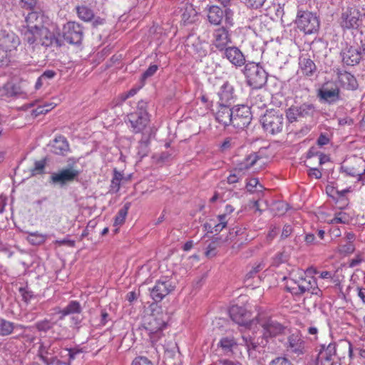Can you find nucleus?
<instances>
[{
    "mask_svg": "<svg viewBox=\"0 0 365 365\" xmlns=\"http://www.w3.org/2000/svg\"><path fill=\"white\" fill-rule=\"evenodd\" d=\"M287 327L270 316L266 312H259L255 317V324L252 335L244 334L242 336L247 351L255 350L259 346H264L268 338L285 334Z\"/></svg>",
    "mask_w": 365,
    "mask_h": 365,
    "instance_id": "f257e3e1",
    "label": "nucleus"
},
{
    "mask_svg": "<svg viewBox=\"0 0 365 365\" xmlns=\"http://www.w3.org/2000/svg\"><path fill=\"white\" fill-rule=\"evenodd\" d=\"M314 274H317V270L312 267L305 271L299 268L293 269L289 277H284V280H286L287 290L296 296L307 292L322 297V292L318 286L317 279L312 276Z\"/></svg>",
    "mask_w": 365,
    "mask_h": 365,
    "instance_id": "f03ea898",
    "label": "nucleus"
},
{
    "mask_svg": "<svg viewBox=\"0 0 365 365\" xmlns=\"http://www.w3.org/2000/svg\"><path fill=\"white\" fill-rule=\"evenodd\" d=\"M168 319V314L161 309L153 310L150 314L145 317L143 327L149 336L153 346H164L162 343L164 338L162 331L166 327Z\"/></svg>",
    "mask_w": 365,
    "mask_h": 365,
    "instance_id": "7ed1b4c3",
    "label": "nucleus"
},
{
    "mask_svg": "<svg viewBox=\"0 0 365 365\" xmlns=\"http://www.w3.org/2000/svg\"><path fill=\"white\" fill-rule=\"evenodd\" d=\"M20 45V39L13 32L3 31L0 34V66L7 65L9 58Z\"/></svg>",
    "mask_w": 365,
    "mask_h": 365,
    "instance_id": "20e7f679",
    "label": "nucleus"
},
{
    "mask_svg": "<svg viewBox=\"0 0 365 365\" xmlns=\"http://www.w3.org/2000/svg\"><path fill=\"white\" fill-rule=\"evenodd\" d=\"M243 73L247 84L255 89L261 88L267 80V73L259 64L250 62L245 64Z\"/></svg>",
    "mask_w": 365,
    "mask_h": 365,
    "instance_id": "39448f33",
    "label": "nucleus"
},
{
    "mask_svg": "<svg viewBox=\"0 0 365 365\" xmlns=\"http://www.w3.org/2000/svg\"><path fill=\"white\" fill-rule=\"evenodd\" d=\"M365 14L356 7L342 10L339 23L343 31L358 29L363 24Z\"/></svg>",
    "mask_w": 365,
    "mask_h": 365,
    "instance_id": "423d86ee",
    "label": "nucleus"
},
{
    "mask_svg": "<svg viewBox=\"0 0 365 365\" xmlns=\"http://www.w3.org/2000/svg\"><path fill=\"white\" fill-rule=\"evenodd\" d=\"M295 24L304 34H315L320 26V21L316 14L303 10H298Z\"/></svg>",
    "mask_w": 365,
    "mask_h": 365,
    "instance_id": "0eeeda50",
    "label": "nucleus"
},
{
    "mask_svg": "<svg viewBox=\"0 0 365 365\" xmlns=\"http://www.w3.org/2000/svg\"><path fill=\"white\" fill-rule=\"evenodd\" d=\"M341 170L345 175L356 178L358 181L365 185V160L362 158H349L343 163Z\"/></svg>",
    "mask_w": 365,
    "mask_h": 365,
    "instance_id": "6e6552de",
    "label": "nucleus"
},
{
    "mask_svg": "<svg viewBox=\"0 0 365 365\" xmlns=\"http://www.w3.org/2000/svg\"><path fill=\"white\" fill-rule=\"evenodd\" d=\"M207 17L209 23L213 26H220L223 19L227 26H232L234 25L233 15L234 12L231 9H222L216 5L207 6Z\"/></svg>",
    "mask_w": 365,
    "mask_h": 365,
    "instance_id": "1a4fd4ad",
    "label": "nucleus"
},
{
    "mask_svg": "<svg viewBox=\"0 0 365 365\" xmlns=\"http://www.w3.org/2000/svg\"><path fill=\"white\" fill-rule=\"evenodd\" d=\"M260 121L263 128L272 135L281 133L284 125L283 115L274 110H267L262 116Z\"/></svg>",
    "mask_w": 365,
    "mask_h": 365,
    "instance_id": "9d476101",
    "label": "nucleus"
},
{
    "mask_svg": "<svg viewBox=\"0 0 365 365\" xmlns=\"http://www.w3.org/2000/svg\"><path fill=\"white\" fill-rule=\"evenodd\" d=\"M175 288V284L171 279L162 277L150 289V297L155 302H160Z\"/></svg>",
    "mask_w": 365,
    "mask_h": 365,
    "instance_id": "9b49d317",
    "label": "nucleus"
},
{
    "mask_svg": "<svg viewBox=\"0 0 365 365\" xmlns=\"http://www.w3.org/2000/svg\"><path fill=\"white\" fill-rule=\"evenodd\" d=\"M61 36L66 43L71 45H79L83 38V30L79 24L68 21L63 25Z\"/></svg>",
    "mask_w": 365,
    "mask_h": 365,
    "instance_id": "f8f14e48",
    "label": "nucleus"
},
{
    "mask_svg": "<svg viewBox=\"0 0 365 365\" xmlns=\"http://www.w3.org/2000/svg\"><path fill=\"white\" fill-rule=\"evenodd\" d=\"M80 175V171L73 167L60 170L53 173L49 179V182L54 185L64 186L67 183L76 180Z\"/></svg>",
    "mask_w": 365,
    "mask_h": 365,
    "instance_id": "ddd939ff",
    "label": "nucleus"
},
{
    "mask_svg": "<svg viewBox=\"0 0 365 365\" xmlns=\"http://www.w3.org/2000/svg\"><path fill=\"white\" fill-rule=\"evenodd\" d=\"M230 316L236 324L245 327L249 331L254 329L255 318L250 319V313L244 307L234 305L229 310Z\"/></svg>",
    "mask_w": 365,
    "mask_h": 365,
    "instance_id": "4468645a",
    "label": "nucleus"
},
{
    "mask_svg": "<svg viewBox=\"0 0 365 365\" xmlns=\"http://www.w3.org/2000/svg\"><path fill=\"white\" fill-rule=\"evenodd\" d=\"M251 120L252 113L249 106L242 105L233 108L232 125L235 128L243 130L250 123Z\"/></svg>",
    "mask_w": 365,
    "mask_h": 365,
    "instance_id": "2eb2a0df",
    "label": "nucleus"
},
{
    "mask_svg": "<svg viewBox=\"0 0 365 365\" xmlns=\"http://www.w3.org/2000/svg\"><path fill=\"white\" fill-rule=\"evenodd\" d=\"M128 120L130 124L132 131L135 133H141L149 122L148 113L143 106L135 112L128 115Z\"/></svg>",
    "mask_w": 365,
    "mask_h": 365,
    "instance_id": "dca6fc26",
    "label": "nucleus"
},
{
    "mask_svg": "<svg viewBox=\"0 0 365 365\" xmlns=\"http://www.w3.org/2000/svg\"><path fill=\"white\" fill-rule=\"evenodd\" d=\"M58 348L54 346L52 343H45L41 341L37 351V356L45 365H53L59 363V360L56 355Z\"/></svg>",
    "mask_w": 365,
    "mask_h": 365,
    "instance_id": "f3484780",
    "label": "nucleus"
},
{
    "mask_svg": "<svg viewBox=\"0 0 365 365\" xmlns=\"http://www.w3.org/2000/svg\"><path fill=\"white\" fill-rule=\"evenodd\" d=\"M336 356V344L322 345L316 359V365H333Z\"/></svg>",
    "mask_w": 365,
    "mask_h": 365,
    "instance_id": "a211bd4d",
    "label": "nucleus"
},
{
    "mask_svg": "<svg viewBox=\"0 0 365 365\" xmlns=\"http://www.w3.org/2000/svg\"><path fill=\"white\" fill-rule=\"evenodd\" d=\"M229 26H221L216 29L212 34V43L219 51H222L231 43V36L227 29Z\"/></svg>",
    "mask_w": 365,
    "mask_h": 365,
    "instance_id": "6ab92c4d",
    "label": "nucleus"
},
{
    "mask_svg": "<svg viewBox=\"0 0 365 365\" xmlns=\"http://www.w3.org/2000/svg\"><path fill=\"white\" fill-rule=\"evenodd\" d=\"M340 91L337 86L326 83L319 90V97L324 101L331 104L340 99Z\"/></svg>",
    "mask_w": 365,
    "mask_h": 365,
    "instance_id": "aec40b11",
    "label": "nucleus"
},
{
    "mask_svg": "<svg viewBox=\"0 0 365 365\" xmlns=\"http://www.w3.org/2000/svg\"><path fill=\"white\" fill-rule=\"evenodd\" d=\"M223 58H227L236 67H241L245 63V57L243 53L236 46H227L223 49Z\"/></svg>",
    "mask_w": 365,
    "mask_h": 365,
    "instance_id": "412c9836",
    "label": "nucleus"
},
{
    "mask_svg": "<svg viewBox=\"0 0 365 365\" xmlns=\"http://www.w3.org/2000/svg\"><path fill=\"white\" fill-rule=\"evenodd\" d=\"M230 106L231 105L217 104L215 118L225 126L232 124L233 109Z\"/></svg>",
    "mask_w": 365,
    "mask_h": 365,
    "instance_id": "4be33fe9",
    "label": "nucleus"
},
{
    "mask_svg": "<svg viewBox=\"0 0 365 365\" xmlns=\"http://www.w3.org/2000/svg\"><path fill=\"white\" fill-rule=\"evenodd\" d=\"M39 27L37 24H34V26L28 27L24 33V40L28 44V49L32 51L41 49V47L38 46Z\"/></svg>",
    "mask_w": 365,
    "mask_h": 365,
    "instance_id": "5701e85b",
    "label": "nucleus"
},
{
    "mask_svg": "<svg viewBox=\"0 0 365 365\" xmlns=\"http://www.w3.org/2000/svg\"><path fill=\"white\" fill-rule=\"evenodd\" d=\"M337 83L341 88L346 90L353 91L358 88V83L354 76L346 71L337 73Z\"/></svg>",
    "mask_w": 365,
    "mask_h": 365,
    "instance_id": "b1692460",
    "label": "nucleus"
},
{
    "mask_svg": "<svg viewBox=\"0 0 365 365\" xmlns=\"http://www.w3.org/2000/svg\"><path fill=\"white\" fill-rule=\"evenodd\" d=\"M217 95L219 101L217 104L232 105V101L234 98V88L228 81H226L220 87Z\"/></svg>",
    "mask_w": 365,
    "mask_h": 365,
    "instance_id": "393cba45",
    "label": "nucleus"
},
{
    "mask_svg": "<svg viewBox=\"0 0 365 365\" xmlns=\"http://www.w3.org/2000/svg\"><path fill=\"white\" fill-rule=\"evenodd\" d=\"M341 56L343 62L348 66H354L361 60L359 48L352 46L343 51Z\"/></svg>",
    "mask_w": 365,
    "mask_h": 365,
    "instance_id": "a878e982",
    "label": "nucleus"
},
{
    "mask_svg": "<svg viewBox=\"0 0 365 365\" xmlns=\"http://www.w3.org/2000/svg\"><path fill=\"white\" fill-rule=\"evenodd\" d=\"M51 151L60 155H65L69 150V145L64 136L59 135L55 138V139L50 144Z\"/></svg>",
    "mask_w": 365,
    "mask_h": 365,
    "instance_id": "bb28decb",
    "label": "nucleus"
},
{
    "mask_svg": "<svg viewBox=\"0 0 365 365\" xmlns=\"http://www.w3.org/2000/svg\"><path fill=\"white\" fill-rule=\"evenodd\" d=\"M54 41L58 43L54 34L47 28L41 26L38 31V46L48 47L51 46Z\"/></svg>",
    "mask_w": 365,
    "mask_h": 365,
    "instance_id": "cd10ccee",
    "label": "nucleus"
},
{
    "mask_svg": "<svg viewBox=\"0 0 365 365\" xmlns=\"http://www.w3.org/2000/svg\"><path fill=\"white\" fill-rule=\"evenodd\" d=\"M299 65L300 71L306 76H312L317 70V66L314 61L307 56L299 57Z\"/></svg>",
    "mask_w": 365,
    "mask_h": 365,
    "instance_id": "c85d7f7f",
    "label": "nucleus"
},
{
    "mask_svg": "<svg viewBox=\"0 0 365 365\" xmlns=\"http://www.w3.org/2000/svg\"><path fill=\"white\" fill-rule=\"evenodd\" d=\"M82 312L81 304L77 301H71L63 309H59L57 313L60 314V319H63L67 315L80 314Z\"/></svg>",
    "mask_w": 365,
    "mask_h": 365,
    "instance_id": "c756f323",
    "label": "nucleus"
},
{
    "mask_svg": "<svg viewBox=\"0 0 365 365\" xmlns=\"http://www.w3.org/2000/svg\"><path fill=\"white\" fill-rule=\"evenodd\" d=\"M287 347L290 351L299 355L303 353L304 343L298 335L292 334L288 337Z\"/></svg>",
    "mask_w": 365,
    "mask_h": 365,
    "instance_id": "7c9ffc66",
    "label": "nucleus"
},
{
    "mask_svg": "<svg viewBox=\"0 0 365 365\" xmlns=\"http://www.w3.org/2000/svg\"><path fill=\"white\" fill-rule=\"evenodd\" d=\"M351 219V217L348 213L339 210L336 211L334 217H332L330 220H328L327 222L329 224H348L350 222Z\"/></svg>",
    "mask_w": 365,
    "mask_h": 365,
    "instance_id": "2f4dec72",
    "label": "nucleus"
},
{
    "mask_svg": "<svg viewBox=\"0 0 365 365\" xmlns=\"http://www.w3.org/2000/svg\"><path fill=\"white\" fill-rule=\"evenodd\" d=\"M237 345V343L232 336L222 337L218 343V346L227 353L232 352L233 348L236 347Z\"/></svg>",
    "mask_w": 365,
    "mask_h": 365,
    "instance_id": "473e14b6",
    "label": "nucleus"
},
{
    "mask_svg": "<svg viewBox=\"0 0 365 365\" xmlns=\"http://www.w3.org/2000/svg\"><path fill=\"white\" fill-rule=\"evenodd\" d=\"M47 237V235H44L38 232H34L29 233L27 240L31 245H40L46 241Z\"/></svg>",
    "mask_w": 365,
    "mask_h": 365,
    "instance_id": "72a5a7b5",
    "label": "nucleus"
},
{
    "mask_svg": "<svg viewBox=\"0 0 365 365\" xmlns=\"http://www.w3.org/2000/svg\"><path fill=\"white\" fill-rule=\"evenodd\" d=\"M76 10L78 16L84 21H90L94 16L93 10L86 6H78Z\"/></svg>",
    "mask_w": 365,
    "mask_h": 365,
    "instance_id": "f704fd0d",
    "label": "nucleus"
},
{
    "mask_svg": "<svg viewBox=\"0 0 365 365\" xmlns=\"http://www.w3.org/2000/svg\"><path fill=\"white\" fill-rule=\"evenodd\" d=\"M258 159L259 157L256 153H251L237 167L244 172L252 167Z\"/></svg>",
    "mask_w": 365,
    "mask_h": 365,
    "instance_id": "c9c22d12",
    "label": "nucleus"
},
{
    "mask_svg": "<svg viewBox=\"0 0 365 365\" xmlns=\"http://www.w3.org/2000/svg\"><path fill=\"white\" fill-rule=\"evenodd\" d=\"M14 329V323L3 318L0 319V336H8L11 334Z\"/></svg>",
    "mask_w": 365,
    "mask_h": 365,
    "instance_id": "e433bc0d",
    "label": "nucleus"
},
{
    "mask_svg": "<svg viewBox=\"0 0 365 365\" xmlns=\"http://www.w3.org/2000/svg\"><path fill=\"white\" fill-rule=\"evenodd\" d=\"M299 117H307L312 115L315 111L314 106L308 103H304L299 106H297Z\"/></svg>",
    "mask_w": 365,
    "mask_h": 365,
    "instance_id": "4c0bfd02",
    "label": "nucleus"
},
{
    "mask_svg": "<svg viewBox=\"0 0 365 365\" xmlns=\"http://www.w3.org/2000/svg\"><path fill=\"white\" fill-rule=\"evenodd\" d=\"M130 207V204H125L123 207L119 210L114 220V225L118 226L123 224L125 222V217L128 214V209Z\"/></svg>",
    "mask_w": 365,
    "mask_h": 365,
    "instance_id": "58836bf2",
    "label": "nucleus"
},
{
    "mask_svg": "<svg viewBox=\"0 0 365 365\" xmlns=\"http://www.w3.org/2000/svg\"><path fill=\"white\" fill-rule=\"evenodd\" d=\"M54 322L51 320L44 319L43 320L37 322L34 327L38 331L47 332L48 330L53 328Z\"/></svg>",
    "mask_w": 365,
    "mask_h": 365,
    "instance_id": "ea45409f",
    "label": "nucleus"
},
{
    "mask_svg": "<svg viewBox=\"0 0 365 365\" xmlns=\"http://www.w3.org/2000/svg\"><path fill=\"white\" fill-rule=\"evenodd\" d=\"M246 188L250 192H262L264 190L263 186L259 183V181L257 178L250 179V180L247 182Z\"/></svg>",
    "mask_w": 365,
    "mask_h": 365,
    "instance_id": "a19ab883",
    "label": "nucleus"
},
{
    "mask_svg": "<svg viewBox=\"0 0 365 365\" xmlns=\"http://www.w3.org/2000/svg\"><path fill=\"white\" fill-rule=\"evenodd\" d=\"M46 167V160H37L34 163V167L31 170L32 175L42 174Z\"/></svg>",
    "mask_w": 365,
    "mask_h": 365,
    "instance_id": "79ce46f5",
    "label": "nucleus"
},
{
    "mask_svg": "<svg viewBox=\"0 0 365 365\" xmlns=\"http://www.w3.org/2000/svg\"><path fill=\"white\" fill-rule=\"evenodd\" d=\"M243 173H244V172L242 170H240V168L238 167H237L233 170V173H231L227 177V182L229 184H233V183L238 182L239 180L242 178Z\"/></svg>",
    "mask_w": 365,
    "mask_h": 365,
    "instance_id": "37998d69",
    "label": "nucleus"
},
{
    "mask_svg": "<svg viewBox=\"0 0 365 365\" xmlns=\"http://www.w3.org/2000/svg\"><path fill=\"white\" fill-rule=\"evenodd\" d=\"M196 16V11L190 8H186L185 12L182 14L183 20L188 24L192 23L195 21Z\"/></svg>",
    "mask_w": 365,
    "mask_h": 365,
    "instance_id": "c03bdc74",
    "label": "nucleus"
},
{
    "mask_svg": "<svg viewBox=\"0 0 365 365\" xmlns=\"http://www.w3.org/2000/svg\"><path fill=\"white\" fill-rule=\"evenodd\" d=\"M354 249V245L351 242H348L344 245H340L337 248L339 253L344 255L352 253Z\"/></svg>",
    "mask_w": 365,
    "mask_h": 365,
    "instance_id": "a18cd8bd",
    "label": "nucleus"
},
{
    "mask_svg": "<svg viewBox=\"0 0 365 365\" xmlns=\"http://www.w3.org/2000/svg\"><path fill=\"white\" fill-rule=\"evenodd\" d=\"M218 247L217 240L212 241L207 247L205 251V255L207 257H212L216 255V250Z\"/></svg>",
    "mask_w": 365,
    "mask_h": 365,
    "instance_id": "49530a36",
    "label": "nucleus"
},
{
    "mask_svg": "<svg viewBox=\"0 0 365 365\" xmlns=\"http://www.w3.org/2000/svg\"><path fill=\"white\" fill-rule=\"evenodd\" d=\"M266 0H244V3L247 7L252 9H258L261 8Z\"/></svg>",
    "mask_w": 365,
    "mask_h": 365,
    "instance_id": "de8ad7c7",
    "label": "nucleus"
},
{
    "mask_svg": "<svg viewBox=\"0 0 365 365\" xmlns=\"http://www.w3.org/2000/svg\"><path fill=\"white\" fill-rule=\"evenodd\" d=\"M298 110L297 106H292L287 111V117L290 122L295 121L298 117H299V114L297 113Z\"/></svg>",
    "mask_w": 365,
    "mask_h": 365,
    "instance_id": "09e8293b",
    "label": "nucleus"
},
{
    "mask_svg": "<svg viewBox=\"0 0 365 365\" xmlns=\"http://www.w3.org/2000/svg\"><path fill=\"white\" fill-rule=\"evenodd\" d=\"M19 292L21 294L22 299L26 303H28L34 297L33 292L24 287H20Z\"/></svg>",
    "mask_w": 365,
    "mask_h": 365,
    "instance_id": "8fccbe9b",
    "label": "nucleus"
},
{
    "mask_svg": "<svg viewBox=\"0 0 365 365\" xmlns=\"http://www.w3.org/2000/svg\"><path fill=\"white\" fill-rule=\"evenodd\" d=\"M269 365H293V364L285 357H277L270 361Z\"/></svg>",
    "mask_w": 365,
    "mask_h": 365,
    "instance_id": "3c124183",
    "label": "nucleus"
},
{
    "mask_svg": "<svg viewBox=\"0 0 365 365\" xmlns=\"http://www.w3.org/2000/svg\"><path fill=\"white\" fill-rule=\"evenodd\" d=\"M158 69L157 65H150L148 68L143 73L142 78L143 80L153 76Z\"/></svg>",
    "mask_w": 365,
    "mask_h": 365,
    "instance_id": "603ef678",
    "label": "nucleus"
},
{
    "mask_svg": "<svg viewBox=\"0 0 365 365\" xmlns=\"http://www.w3.org/2000/svg\"><path fill=\"white\" fill-rule=\"evenodd\" d=\"M38 14L36 12H31L26 17V22L27 27L34 26V22L38 20Z\"/></svg>",
    "mask_w": 365,
    "mask_h": 365,
    "instance_id": "864d4df0",
    "label": "nucleus"
},
{
    "mask_svg": "<svg viewBox=\"0 0 365 365\" xmlns=\"http://www.w3.org/2000/svg\"><path fill=\"white\" fill-rule=\"evenodd\" d=\"M131 365H153V363L145 356H139L135 358Z\"/></svg>",
    "mask_w": 365,
    "mask_h": 365,
    "instance_id": "5fc2aeb1",
    "label": "nucleus"
},
{
    "mask_svg": "<svg viewBox=\"0 0 365 365\" xmlns=\"http://www.w3.org/2000/svg\"><path fill=\"white\" fill-rule=\"evenodd\" d=\"M293 232V228L292 225H285L283 227L282 234H281V239H285L290 236V235Z\"/></svg>",
    "mask_w": 365,
    "mask_h": 365,
    "instance_id": "6e6d98bb",
    "label": "nucleus"
},
{
    "mask_svg": "<svg viewBox=\"0 0 365 365\" xmlns=\"http://www.w3.org/2000/svg\"><path fill=\"white\" fill-rule=\"evenodd\" d=\"M23 8L26 9H32L36 4V0H21Z\"/></svg>",
    "mask_w": 365,
    "mask_h": 365,
    "instance_id": "4d7b16f0",
    "label": "nucleus"
},
{
    "mask_svg": "<svg viewBox=\"0 0 365 365\" xmlns=\"http://www.w3.org/2000/svg\"><path fill=\"white\" fill-rule=\"evenodd\" d=\"M56 74V72L53 70H46L40 76L46 81V80L53 78Z\"/></svg>",
    "mask_w": 365,
    "mask_h": 365,
    "instance_id": "13d9d810",
    "label": "nucleus"
},
{
    "mask_svg": "<svg viewBox=\"0 0 365 365\" xmlns=\"http://www.w3.org/2000/svg\"><path fill=\"white\" fill-rule=\"evenodd\" d=\"M137 93V90L135 89H131L127 93H125V94H122L120 97H119V103H122L123 102H124L127 98H128L130 96H134L135 93ZM118 103H117L116 105H118Z\"/></svg>",
    "mask_w": 365,
    "mask_h": 365,
    "instance_id": "bf43d9fd",
    "label": "nucleus"
},
{
    "mask_svg": "<svg viewBox=\"0 0 365 365\" xmlns=\"http://www.w3.org/2000/svg\"><path fill=\"white\" fill-rule=\"evenodd\" d=\"M329 143V138L325 134H321L317 139V144L319 146L327 145Z\"/></svg>",
    "mask_w": 365,
    "mask_h": 365,
    "instance_id": "052dcab7",
    "label": "nucleus"
},
{
    "mask_svg": "<svg viewBox=\"0 0 365 365\" xmlns=\"http://www.w3.org/2000/svg\"><path fill=\"white\" fill-rule=\"evenodd\" d=\"M309 175L312 178H314L315 179H319L322 178V173L317 168H312L309 171Z\"/></svg>",
    "mask_w": 365,
    "mask_h": 365,
    "instance_id": "680f3d73",
    "label": "nucleus"
},
{
    "mask_svg": "<svg viewBox=\"0 0 365 365\" xmlns=\"http://www.w3.org/2000/svg\"><path fill=\"white\" fill-rule=\"evenodd\" d=\"M217 220L221 225H222V227H226L228 221L230 220V217H227L226 215L220 214L217 216Z\"/></svg>",
    "mask_w": 365,
    "mask_h": 365,
    "instance_id": "e2e57ef3",
    "label": "nucleus"
},
{
    "mask_svg": "<svg viewBox=\"0 0 365 365\" xmlns=\"http://www.w3.org/2000/svg\"><path fill=\"white\" fill-rule=\"evenodd\" d=\"M120 181L118 180V178H115L113 176L111 180V187L113 190H115L116 192L119 190L120 186Z\"/></svg>",
    "mask_w": 365,
    "mask_h": 365,
    "instance_id": "0e129e2a",
    "label": "nucleus"
},
{
    "mask_svg": "<svg viewBox=\"0 0 365 365\" xmlns=\"http://www.w3.org/2000/svg\"><path fill=\"white\" fill-rule=\"evenodd\" d=\"M33 113L34 114L36 115V116H38L39 115H42V114H45L46 113H48V109L47 110H45V108L43 107L42 105H40L38 106H37L34 110H33Z\"/></svg>",
    "mask_w": 365,
    "mask_h": 365,
    "instance_id": "69168bd1",
    "label": "nucleus"
},
{
    "mask_svg": "<svg viewBox=\"0 0 365 365\" xmlns=\"http://www.w3.org/2000/svg\"><path fill=\"white\" fill-rule=\"evenodd\" d=\"M277 235V230L275 227H272L267 236V240L270 242Z\"/></svg>",
    "mask_w": 365,
    "mask_h": 365,
    "instance_id": "338daca9",
    "label": "nucleus"
},
{
    "mask_svg": "<svg viewBox=\"0 0 365 365\" xmlns=\"http://www.w3.org/2000/svg\"><path fill=\"white\" fill-rule=\"evenodd\" d=\"M232 139L227 138H226L221 145V148L224 150L229 149L232 147Z\"/></svg>",
    "mask_w": 365,
    "mask_h": 365,
    "instance_id": "774afa93",
    "label": "nucleus"
}]
</instances>
